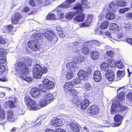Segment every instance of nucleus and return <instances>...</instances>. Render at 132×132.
I'll return each instance as SVG.
<instances>
[{"mask_svg": "<svg viewBox=\"0 0 132 132\" xmlns=\"http://www.w3.org/2000/svg\"><path fill=\"white\" fill-rule=\"evenodd\" d=\"M22 61H19L16 63L15 67L16 71L21 75L20 77L24 80L27 81H31L32 80L31 77L26 76L29 72L28 67L31 65L32 59L29 57H25L22 58Z\"/></svg>", "mask_w": 132, "mask_h": 132, "instance_id": "f257e3e1", "label": "nucleus"}, {"mask_svg": "<svg viewBox=\"0 0 132 132\" xmlns=\"http://www.w3.org/2000/svg\"><path fill=\"white\" fill-rule=\"evenodd\" d=\"M88 0H82L81 4L78 3L73 7V9L76 10V15H78L76 16L73 18V21L77 22H83L85 18V14L83 13L84 7L82 5H84L86 8H89L90 2H88Z\"/></svg>", "mask_w": 132, "mask_h": 132, "instance_id": "f03ea898", "label": "nucleus"}, {"mask_svg": "<svg viewBox=\"0 0 132 132\" xmlns=\"http://www.w3.org/2000/svg\"><path fill=\"white\" fill-rule=\"evenodd\" d=\"M31 38L32 40H29L28 43V47L34 51L38 50L39 49V46L38 42L42 41L43 37L41 36L40 34H33L31 36Z\"/></svg>", "mask_w": 132, "mask_h": 132, "instance_id": "7ed1b4c3", "label": "nucleus"}, {"mask_svg": "<svg viewBox=\"0 0 132 132\" xmlns=\"http://www.w3.org/2000/svg\"><path fill=\"white\" fill-rule=\"evenodd\" d=\"M42 34L48 42L53 45L55 44L58 40L57 37L54 30H45Z\"/></svg>", "mask_w": 132, "mask_h": 132, "instance_id": "20e7f679", "label": "nucleus"}, {"mask_svg": "<svg viewBox=\"0 0 132 132\" xmlns=\"http://www.w3.org/2000/svg\"><path fill=\"white\" fill-rule=\"evenodd\" d=\"M24 102L26 105L29 108L33 110L38 109V105L35 101L32 100L28 96H25L24 97Z\"/></svg>", "mask_w": 132, "mask_h": 132, "instance_id": "39448f33", "label": "nucleus"}, {"mask_svg": "<svg viewBox=\"0 0 132 132\" xmlns=\"http://www.w3.org/2000/svg\"><path fill=\"white\" fill-rule=\"evenodd\" d=\"M47 69L45 67L42 68L40 65L37 64L36 66L35 72L33 73V76L36 79L40 78L42 74L47 72Z\"/></svg>", "mask_w": 132, "mask_h": 132, "instance_id": "423d86ee", "label": "nucleus"}, {"mask_svg": "<svg viewBox=\"0 0 132 132\" xmlns=\"http://www.w3.org/2000/svg\"><path fill=\"white\" fill-rule=\"evenodd\" d=\"M80 80L78 79H75L73 82H66L63 86L64 91L66 92H69L72 89L71 88L79 84Z\"/></svg>", "mask_w": 132, "mask_h": 132, "instance_id": "0eeeda50", "label": "nucleus"}, {"mask_svg": "<svg viewBox=\"0 0 132 132\" xmlns=\"http://www.w3.org/2000/svg\"><path fill=\"white\" fill-rule=\"evenodd\" d=\"M99 111V109L96 105L89 106L87 110V114L90 116H93L96 115Z\"/></svg>", "mask_w": 132, "mask_h": 132, "instance_id": "6e6552de", "label": "nucleus"}, {"mask_svg": "<svg viewBox=\"0 0 132 132\" xmlns=\"http://www.w3.org/2000/svg\"><path fill=\"white\" fill-rule=\"evenodd\" d=\"M22 18L23 16L21 13L16 12L11 16V19L12 22L14 24H16Z\"/></svg>", "mask_w": 132, "mask_h": 132, "instance_id": "1a4fd4ad", "label": "nucleus"}, {"mask_svg": "<svg viewBox=\"0 0 132 132\" xmlns=\"http://www.w3.org/2000/svg\"><path fill=\"white\" fill-rule=\"evenodd\" d=\"M31 97L35 98H38L40 97L42 95L41 92L39 91V89L37 87L32 88L30 92Z\"/></svg>", "mask_w": 132, "mask_h": 132, "instance_id": "9d476101", "label": "nucleus"}, {"mask_svg": "<svg viewBox=\"0 0 132 132\" xmlns=\"http://www.w3.org/2000/svg\"><path fill=\"white\" fill-rule=\"evenodd\" d=\"M123 118V116L117 114H116L114 117V120L115 122L114 123V126H119L122 123Z\"/></svg>", "mask_w": 132, "mask_h": 132, "instance_id": "9b49d317", "label": "nucleus"}, {"mask_svg": "<svg viewBox=\"0 0 132 132\" xmlns=\"http://www.w3.org/2000/svg\"><path fill=\"white\" fill-rule=\"evenodd\" d=\"M124 87H121L118 88L117 90V92H119V93L117 95L116 97L117 99L119 101L122 102L124 101L125 97V93L124 92L121 90L122 89L124 88Z\"/></svg>", "mask_w": 132, "mask_h": 132, "instance_id": "f8f14e48", "label": "nucleus"}, {"mask_svg": "<svg viewBox=\"0 0 132 132\" xmlns=\"http://www.w3.org/2000/svg\"><path fill=\"white\" fill-rule=\"evenodd\" d=\"M89 102L87 99H86L81 102H80L78 107L82 110H85L89 104Z\"/></svg>", "mask_w": 132, "mask_h": 132, "instance_id": "ddd939ff", "label": "nucleus"}, {"mask_svg": "<svg viewBox=\"0 0 132 132\" xmlns=\"http://www.w3.org/2000/svg\"><path fill=\"white\" fill-rule=\"evenodd\" d=\"M105 76L106 78L110 81H113L115 77L114 72L111 70H109L106 72Z\"/></svg>", "mask_w": 132, "mask_h": 132, "instance_id": "4468645a", "label": "nucleus"}, {"mask_svg": "<svg viewBox=\"0 0 132 132\" xmlns=\"http://www.w3.org/2000/svg\"><path fill=\"white\" fill-rule=\"evenodd\" d=\"M93 77L95 81L98 82L100 81L102 79L100 71L99 70L95 71L93 74Z\"/></svg>", "mask_w": 132, "mask_h": 132, "instance_id": "2eb2a0df", "label": "nucleus"}, {"mask_svg": "<svg viewBox=\"0 0 132 132\" xmlns=\"http://www.w3.org/2000/svg\"><path fill=\"white\" fill-rule=\"evenodd\" d=\"M100 53L97 51L93 50L90 52V57L93 60H97L100 57Z\"/></svg>", "mask_w": 132, "mask_h": 132, "instance_id": "dca6fc26", "label": "nucleus"}, {"mask_svg": "<svg viewBox=\"0 0 132 132\" xmlns=\"http://www.w3.org/2000/svg\"><path fill=\"white\" fill-rule=\"evenodd\" d=\"M115 104V107L120 109V111H124L128 110V108L127 106L122 105L118 101H116Z\"/></svg>", "mask_w": 132, "mask_h": 132, "instance_id": "f3484780", "label": "nucleus"}, {"mask_svg": "<svg viewBox=\"0 0 132 132\" xmlns=\"http://www.w3.org/2000/svg\"><path fill=\"white\" fill-rule=\"evenodd\" d=\"M88 74L87 72L81 70L79 71L78 75L80 79H84L85 78L88 77Z\"/></svg>", "mask_w": 132, "mask_h": 132, "instance_id": "a211bd4d", "label": "nucleus"}, {"mask_svg": "<svg viewBox=\"0 0 132 132\" xmlns=\"http://www.w3.org/2000/svg\"><path fill=\"white\" fill-rule=\"evenodd\" d=\"M69 92V96L68 97L69 98V99L71 100L73 97L77 96L79 94V92L78 90L74 89L71 90Z\"/></svg>", "mask_w": 132, "mask_h": 132, "instance_id": "6ab92c4d", "label": "nucleus"}, {"mask_svg": "<svg viewBox=\"0 0 132 132\" xmlns=\"http://www.w3.org/2000/svg\"><path fill=\"white\" fill-rule=\"evenodd\" d=\"M76 12L70 11L68 12L65 15V18L69 20H71L74 16L76 15Z\"/></svg>", "mask_w": 132, "mask_h": 132, "instance_id": "aec40b11", "label": "nucleus"}, {"mask_svg": "<svg viewBox=\"0 0 132 132\" xmlns=\"http://www.w3.org/2000/svg\"><path fill=\"white\" fill-rule=\"evenodd\" d=\"M18 101V99L14 97L13 99V101H8V105L9 107L11 108H14L16 107L15 104Z\"/></svg>", "mask_w": 132, "mask_h": 132, "instance_id": "412c9836", "label": "nucleus"}, {"mask_svg": "<svg viewBox=\"0 0 132 132\" xmlns=\"http://www.w3.org/2000/svg\"><path fill=\"white\" fill-rule=\"evenodd\" d=\"M71 99L72 100L73 104L76 105L78 107V105H79L81 101L80 97L77 95L73 97Z\"/></svg>", "mask_w": 132, "mask_h": 132, "instance_id": "4be33fe9", "label": "nucleus"}, {"mask_svg": "<svg viewBox=\"0 0 132 132\" xmlns=\"http://www.w3.org/2000/svg\"><path fill=\"white\" fill-rule=\"evenodd\" d=\"M6 30L9 33H12L15 31L14 27L11 24H9L6 26Z\"/></svg>", "mask_w": 132, "mask_h": 132, "instance_id": "5701e85b", "label": "nucleus"}, {"mask_svg": "<svg viewBox=\"0 0 132 132\" xmlns=\"http://www.w3.org/2000/svg\"><path fill=\"white\" fill-rule=\"evenodd\" d=\"M46 20H56L57 19L55 15L52 13H49L47 15L46 17Z\"/></svg>", "mask_w": 132, "mask_h": 132, "instance_id": "b1692460", "label": "nucleus"}, {"mask_svg": "<svg viewBox=\"0 0 132 132\" xmlns=\"http://www.w3.org/2000/svg\"><path fill=\"white\" fill-rule=\"evenodd\" d=\"M109 24V22L107 21H105L101 24L100 28L102 30L106 29Z\"/></svg>", "mask_w": 132, "mask_h": 132, "instance_id": "393cba45", "label": "nucleus"}, {"mask_svg": "<svg viewBox=\"0 0 132 132\" xmlns=\"http://www.w3.org/2000/svg\"><path fill=\"white\" fill-rule=\"evenodd\" d=\"M101 67L102 70L104 71H108L109 69V65L108 63L105 62H103L101 65Z\"/></svg>", "mask_w": 132, "mask_h": 132, "instance_id": "a878e982", "label": "nucleus"}, {"mask_svg": "<svg viewBox=\"0 0 132 132\" xmlns=\"http://www.w3.org/2000/svg\"><path fill=\"white\" fill-rule=\"evenodd\" d=\"M6 117V112L3 109L0 107V120H4Z\"/></svg>", "mask_w": 132, "mask_h": 132, "instance_id": "bb28decb", "label": "nucleus"}, {"mask_svg": "<svg viewBox=\"0 0 132 132\" xmlns=\"http://www.w3.org/2000/svg\"><path fill=\"white\" fill-rule=\"evenodd\" d=\"M45 98L48 101L49 103L51 102L54 100V96L52 94H49L45 95Z\"/></svg>", "mask_w": 132, "mask_h": 132, "instance_id": "cd10ccee", "label": "nucleus"}, {"mask_svg": "<svg viewBox=\"0 0 132 132\" xmlns=\"http://www.w3.org/2000/svg\"><path fill=\"white\" fill-rule=\"evenodd\" d=\"M115 14L112 13H108L105 15V18L108 20H112L114 19L115 18Z\"/></svg>", "mask_w": 132, "mask_h": 132, "instance_id": "c85d7f7f", "label": "nucleus"}, {"mask_svg": "<svg viewBox=\"0 0 132 132\" xmlns=\"http://www.w3.org/2000/svg\"><path fill=\"white\" fill-rule=\"evenodd\" d=\"M76 63L74 62H70L66 64V67L69 69H71V68L74 69L75 68Z\"/></svg>", "mask_w": 132, "mask_h": 132, "instance_id": "c756f323", "label": "nucleus"}, {"mask_svg": "<svg viewBox=\"0 0 132 132\" xmlns=\"http://www.w3.org/2000/svg\"><path fill=\"white\" fill-rule=\"evenodd\" d=\"M118 26L115 23H111L110 25L109 29L112 31H116L117 28H118Z\"/></svg>", "mask_w": 132, "mask_h": 132, "instance_id": "7c9ffc66", "label": "nucleus"}, {"mask_svg": "<svg viewBox=\"0 0 132 132\" xmlns=\"http://www.w3.org/2000/svg\"><path fill=\"white\" fill-rule=\"evenodd\" d=\"M116 2L118 6L121 7L125 6L127 4L126 2L123 0H118Z\"/></svg>", "mask_w": 132, "mask_h": 132, "instance_id": "2f4dec72", "label": "nucleus"}, {"mask_svg": "<svg viewBox=\"0 0 132 132\" xmlns=\"http://www.w3.org/2000/svg\"><path fill=\"white\" fill-rule=\"evenodd\" d=\"M81 52L85 55H88L90 52L89 48L85 46L83 47L81 50Z\"/></svg>", "mask_w": 132, "mask_h": 132, "instance_id": "473e14b6", "label": "nucleus"}, {"mask_svg": "<svg viewBox=\"0 0 132 132\" xmlns=\"http://www.w3.org/2000/svg\"><path fill=\"white\" fill-rule=\"evenodd\" d=\"M54 86V83L51 81H50L48 83L47 85L45 87L46 88V90H47L50 89H51L53 88Z\"/></svg>", "mask_w": 132, "mask_h": 132, "instance_id": "72a5a7b5", "label": "nucleus"}, {"mask_svg": "<svg viewBox=\"0 0 132 132\" xmlns=\"http://www.w3.org/2000/svg\"><path fill=\"white\" fill-rule=\"evenodd\" d=\"M126 100L129 104H132V93L129 92L126 95Z\"/></svg>", "mask_w": 132, "mask_h": 132, "instance_id": "f704fd0d", "label": "nucleus"}, {"mask_svg": "<svg viewBox=\"0 0 132 132\" xmlns=\"http://www.w3.org/2000/svg\"><path fill=\"white\" fill-rule=\"evenodd\" d=\"M70 127L74 132H79V129L77 125L75 124H71Z\"/></svg>", "mask_w": 132, "mask_h": 132, "instance_id": "c9c22d12", "label": "nucleus"}, {"mask_svg": "<svg viewBox=\"0 0 132 132\" xmlns=\"http://www.w3.org/2000/svg\"><path fill=\"white\" fill-rule=\"evenodd\" d=\"M108 60L109 65L111 67H116V63L114 59L111 58L109 59Z\"/></svg>", "mask_w": 132, "mask_h": 132, "instance_id": "e433bc0d", "label": "nucleus"}, {"mask_svg": "<svg viewBox=\"0 0 132 132\" xmlns=\"http://www.w3.org/2000/svg\"><path fill=\"white\" fill-rule=\"evenodd\" d=\"M117 5L116 3L112 2H111L110 3L109 5V7L110 9L112 10H115L117 8Z\"/></svg>", "mask_w": 132, "mask_h": 132, "instance_id": "4c0bfd02", "label": "nucleus"}, {"mask_svg": "<svg viewBox=\"0 0 132 132\" xmlns=\"http://www.w3.org/2000/svg\"><path fill=\"white\" fill-rule=\"evenodd\" d=\"M59 121H60V119H54L52 121L51 124L52 125L54 126L57 127L58 126H61V125H59L58 124H61V123H60Z\"/></svg>", "mask_w": 132, "mask_h": 132, "instance_id": "58836bf2", "label": "nucleus"}, {"mask_svg": "<svg viewBox=\"0 0 132 132\" xmlns=\"http://www.w3.org/2000/svg\"><path fill=\"white\" fill-rule=\"evenodd\" d=\"M59 27H57L56 28V29L57 31V33L58 35L61 38H63L65 36V35L64 32L62 30H58V28Z\"/></svg>", "mask_w": 132, "mask_h": 132, "instance_id": "ea45409f", "label": "nucleus"}, {"mask_svg": "<svg viewBox=\"0 0 132 132\" xmlns=\"http://www.w3.org/2000/svg\"><path fill=\"white\" fill-rule=\"evenodd\" d=\"M47 103H48V101L44 97V99L41 100L40 102V106L42 107H44L47 105Z\"/></svg>", "mask_w": 132, "mask_h": 132, "instance_id": "a19ab883", "label": "nucleus"}, {"mask_svg": "<svg viewBox=\"0 0 132 132\" xmlns=\"http://www.w3.org/2000/svg\"><path fill=\"white\" fill-rule=\"evenodd\" d=\"M57 14L59 16L60 19H62L64 18V13L61 11L60 9H57Z\"/></svg>", "mask_w": 132, "mask_h": 132, "instance_id": "79ce46f5", "label": "nucleus"}, {"mask_svg": "<svg viewBox=\"0 0 132 132\" xmlns=\"http://www.w3.org/2000/svg\"><path fill=\"white\" fill-rule=\"evenodd\" d=\"M7 120L9 121L14 122L15 120V117L14 115L11 116H7Z\"/></svg>", "mask_w": 132, "mask_h": 132, "instance_id": "37998d69", "label": "nucleus"}, {"mask_svg": "<svg viewBox=\"0 0 132 132\" xmlns=\"http://www.w3.org/2000/svg\"><path fill=\"white\" fill-rule=\"evenodd\" d=\"M106 55L108 57H112L114 56V52L111 50H108L106 52Z\"/></svg>", "mask_w": 132, "mask_h": 132, "instance_id": "c03bdc74", "label": "nucleus"}, {"mask_svg": "<svg viewBox=\"0 0 132 132\" xmlns=\"http://www.w3.org/2000/svg\"><path fill=\"white\" fill-rule=\"evenodd\" d=\"M125 75V72L123 71L118 70L117 72V76L119 78L123 77Z\"/></svg>", "mask_w": 132, "mask_h": 132, "instance_id": "a18cd8bd", "label": "nucleus"}, {"mask_svg": "<svg viewBox=\"0 0 132 132\" xmlns=\"http://www.w3.org/2000/svg\"><path fill=\"white\" fill-rule=\"evenodd\" d=\"M70 6L68 4L63 3L59 5L58 7L62 9H67L70 7Z\"/></svg>", "mask_w": 132, "mask_h": 132, "instance_id": "49530a36", "label": "nucleus"}, {"mask_svg": "<svg viewBox=\"0 0 132 132\" xmlns=\"http://www.w3.org/2000/svg\"><path fill=\"white\" fill-rule=\"evenodd\" d=\"M6 61V60L4 56L0 55V64H4Z\"/></svg>", "mask_w": 132, "mask_h": 132, "instance_id": "de8ad7c7", "label": "nucleus"}, {"mask_svg": "<svg viewBox=\"0 0 132 132\" xmlns=\"http://www.w3.org/2000/svg\"><path fill=\"white\" fill-rule=\"evenodd\" d=\"M39 88L38 89H39V91L41 92V91L42 92H46V88H45V86H43L42 84H40L39 85Z\"/></svg>", "mask_w": 132, "mask_h": 132, "instance_id": "09e8293b", "label": "nucleus"}, {"mask_svg": "<svg viewBox=\"0 0 132 132\" xmlns=\"http://www.w3.org/2000/svg\"><path fill=\"white\" fill-rule=\"evenodd\" d=\"M73 76V74L72 73L68 72L66 75V78L68 79H71Z\"/></svg>", "mask_w": 132, "mask_h": 132, "instance_id": "8fccbe9b", "label": "nucleus"}, {"mask_svg": "<svg viewBox=\"0 0 132 132\" xmlns=\"http://www.w3.org/2000/svg\"><path fill=\"white\" fill-rule=\"evenodd\" d=\"M6 68L4 65L0 64V73H3L6 71Z\"/></svg>", "mask_w": 132, "mask_h": 132, "instance_id": "3c124183", "label": "nucleus"}, {"mask_svg": "<svg viewBox=\"0 0 132 132\" xmlns=\"http://www.w3.org/2000/svg\"><path fill=\"white\" fill-rule=\"evenodd\" d=\"M131 24L130 23L127 24L124 27L125 30L126 31H129L131 29Z\"/></svg>", "mask_w": 132, "mask_h": 132, "instance_id": "603ef678", "label": "nucleus"}, {"mask_svg": "<svg viewBox=\"0 0 132 132\" xmlns=\"http://www.w3.org/2000/svg\"><path fill=\"white\" fill-rule=\"evenodd\" d=\"M3 74L0 73V81L4 82L6 81L7 80L5 77H3Z\"/></svg>", "mask_w": 132, "mask_h": 132, "instance_id": "864d4df0", "label": "nucleus"}, {"mask_svg": "<svg viewBox=\"0 0 132 132\" xmlns=\"http://www.w3.org/2000/svg\"><path fill=\"white\" fill-rule=\"evenodd\" d=\"M36 3L38 6H41L43 3V0H36Z\"/></svg>", "mask_w": 132, "mask_h": 132, "instance_id": "5fc2aeb1", "label": "nucleus"}, {"mask_svg": "<svg viewBox=\"0 0 132 132\" xmlns=\"http://www.w3.org/2000/svg\"><path fill=\"white\" fill-rule=\"evenodd\" d=\"M6 41L5 39H4L2 36H0V44H5Z\"/></svg>", "mask_w": 132, "mask_h": 132, "instance_id": "6e6d98bb", "label": "nucleus"}, {"mask_svg": "<svg viewBox=\"0 0 132 132\" xmlns=\"http://www.w3.org/2000/svg\"><path fill=\"white\" fill-rule=\"evenodd\" d=\"M29 4L32 7L36 6L35 3L34 1L33 0H30L29 2Z\"/></svg>", "mask_w": 132, "mask_h": 132, "instance_id": "4d7b16f0", "label": "nucleus"}, {"mask_svg": "<svg viewBox=\"0 0 132 132\" xmlns=\"http://www.w3.org/2000/svg\"><path fill=\"white\" fill-rule=\"evenodd\" d=\"M30 10L29 8L27 6L25 7L22 10L21 12L23 13H27Z\"/></svg>", "mask_w": 132, "mask_h": 132, "instance_id": "13d9d810", "label": "nucleus"}, {"mask_svg": "<svg viewBox=\"0 0 132 132\" xmlns=\"http://www.w3.org/2000/svg\"><path fill=\"white\" fill-rule=\"evenodd\" d=\"M50 80L48 79L47 78H45L43 80V84L45 87L47 85L48 82L50 81Z\"/></svg>", "mask_w": 132, "mask_h": 132, "instance_id": "bf43d9fd", "label": "nucleus"}, {"mask_svg": "<svg viewBox=\"0 0 132 132\" xmlns=\"http://www.w3.org/2000/svg\"><path fill=\"white\" fill-rule=\"evenodd\" d=\"M76 0H66L65 2L66 4L70 5L71 3L75 2Z\"/></svg>", "mask_w": 132, "mask_h": 132, "instance_id": "052dcab7", "label": "nucleus"}, {"mask_svg": "<svg viewBox=\"0 0 132 132\" xmlns=\"http://www.w3.org/2000/svg\"><path fill=\"white\" fill-rule=\"evenodd\" d=\"M13 115V112L12 110H10L7 112V116H11Z\"/></svg>", "mask_w": 132, "mask_h": 132, "instance_id": "680f3d73", "label": "nucleus"}, {"mask_svg": "<svg viewBox=\"0 0 132 132\" xmlns=\"http://www.w3.org/2000/svg\"><path fill=\"white\" fill-rule=\"evenodd\" d=\"M111 113L112 114H114L116 112V110L114 108L112 107L110 109Z\"/></svg>", "mask_w": 132, "mask_h": 132, "instance_id": "e2e57ef3", "label": "nucleus"}, {"mask_svg": "<svg viewBox=\"0 0 132 132\" xmlns=\"http://www.w3.org/2000/svg\"><path fill=\"white\" fill-rule=\"evenodd\" d=\"M93 19V16L92 15L90 14L88 15L87 19H88V20H89V21H90V22H91Z\"/></svg>", "mask_w": 132, "mask_h": 132, "instance_id": "0e129e2a", "label": "nucleus"}, {"mask_svg": "<svg viewBox=\"0 0 132 132\" xmlns=\"http://www.w3.org/2000/svg\"><path fill=\"white\" fill-rule=\"evenodd\" d=\"M117 66L119 69H122L123 67V65L122 63L120 62L118 63Z\"/></svg>", "mask_w": 132, "mask_h": 132, "instance_id": "69168bd1", "label": "nucleus"}, {"mask_svg": "<svg viewBox=\"0 0 132 132\" xmlns=\"http://www.w3.org/2000/svg\"><path fill=\"white\" fill-rule=\"evenodd\" d=\"M90 87V86L89 84L88 83L85 84L84 86V88L86 90L88 89Z\"/></svg>", "mask_w": 132, "mask_h": 132, "instance_id": "338daca9", "label": "nucleus"}, {"mask_svg": "<svg viewBox=\"0 0 132 132\" xmlns=\"http://www.w3.org/2000/svg\"><path fill=\"white\" fill-rule=\"evenodd\" d=\"M126 42L129 43L130 44L132 45V38H128L126 39Z\"/></svg>", "mask_w": 132, "mask_h": 132, "instance_id": "774afa93", "label": "nucleus"}]
</instances>
